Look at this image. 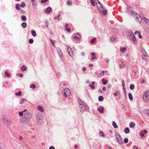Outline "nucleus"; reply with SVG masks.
I'll return each instance as SVG.
<instances>
[{
    "mask_svg": "<svg viewBox=\"0 0 149 149\" xmlns=\"http://www.w3.org/2000/svg\"><path fill=\"white\" fill-rule=\"evenodd\" d=\"M103 97L102 96H100L98 97L99 100L100 101H102L103 100Z\"/></svg>",
    "mask_w": 149,
    "mask_h": 149,
    "instance_id": "nucleus-29",
    "label": "nucleus"
},
{
    "mask_svg": "<svg viewBox=\"0 0 149 149\" xmlns=\"http://www.w3.org/2000/svg\"><path fill=\"white\" fill-rule=\"evenodd\" d=\"M126 50V47H121L120 49V51L121 52H125Z\"/></svg>",
    "mask_w": 149,
    "mask_h": 149,
    "instance_id": "nucleus-18",
    "label": "nucleus"
},
{
    "mask_svg": "<svg viewBox=\"0 0 149 149\" xmlns=\"http://www.w3.org/2000/svg\"><path fill=\"white\" fill-rule=\"evenodd\" d=\"M91 3L92 5V6H94L95 5L94 2V0H91Z\"/></svg>",
    "mask_w": 149,
    "mask_h": 149,
    "instance_id": "nucleus-31",
    "label": "nucleus"
},
{
    "mask_svg": "<svg viewBox=\"0 0 149 149\" xmlns=\"http://www.w3.org/2000/svg\"><path fill=\"white\" fill-rule=\"evenodd\" d=\"M130 132L129 129L128 127L126 128L124 130V132L125 133L128 134Z\"/></svg>",
    "mask_w": 149,
    "mask_h": 149,
    "instance_id": "nucleus-16",
    "label": "nucleus"
},
{
    "mask_svg": "<svg viewBox=\"0 0 149 149\" xmlns=\"http://www.w3.org/2000/svg\"><path fill=\"white\" fill-rule=\"evenodd\" d=\"M21 69L22 71H24L26 70V67L24 65L21 68Z\"/></svg>",
    "mask_w": 149,
    "mask_h": 149,
    "instance_id": "nucleus-23",
    "label": "nucleus"
},
{
    "mask_svg": "<svg viewBox=\"0 0 149 149\" xmlns=\"http://www.w3.org/2000/svg\"><path fill=\"white\" fill-rule=\"evenodd\" d=\"M29 42L30 43H32L33 42V40L32 39H30L29 40Z\"/></svg>",
    "mask_w": 149,
    "mask_h": 149,
    "instance_id": "nucleus-39",
    "label": "nucleus"
},
{
    "mask_svg": "<svg viewBox=\"0 0 149 149\" xmlns=\"http://www.w3.org/2000/svg\"><path fill=\"white\" fill-rule=\"evenodd\" d=\"M104 108L103 107H102L100 108H98V111L101 113H102L104 112Z\"/></svg>",
    "mask_w": 149,
    "mask_h": 149,
    "instance_id": "nucleus-21",
    "label": "nucleus"
},
{
    "mask_svg": "<svg viewBox=\"0 0 149 149\" xmlns=\"http://www.w3.org/2000/svg\"><path fill=\"white\" fill-rule=\"evenodd\" d=\"M65 30L66 31H68V32H70V31L71 29L70 28H68L67 29H65Z\"/></svg>",
    "mask_w": 149,
    "mask_h": 149,
    "instance_id": "nucleus-52",
    "label": "nucleus"
},
{
    "mask_svg": "<svg viewBox=\"0 0 149 149\" xmlns=\"http://www.w3.org/2000/svg\"><path fill=\"white\" fill-rule=\"evenodd\" d=\"M131 13L132 15L133 16H134L135 17L137 18L139 21H140L141 20L140 16L136 13L134 12H132Z\"/></svg>",
    "mask_w": 149,
    "mask_h": 149,
    "instance_id": "nucleus-6",
    "label": "nucleus"
},
{
    "mask_svg": "<svg viewBox=\"0 0 149 149\" xmlns=\"http://www.w3.org/2000/svg\"><path fill=\"white\" fill-rule=\"evenodd\" d=\"M38 108V110H39L41 112H42L44 111V110L43 109V108L42 107H40V106H39Z\"/></svg>",
    "mask_w": 149,
    "mask_h": 149,
    "instance_id": "nucleus-30",
    "label": "nucleus"
},
{
    "mask_svg": "<svg viewBox=\"0 0 149 149\" xmlns=\"http://www.w3.org/2000/svg\"><path fill=\"white\" fill-rule=\"evenodd\" d=\"M138 147L136 146H134L133 147L134 149H138Z\"/></svg>",
    "mask_w": 149,
    "mask_h": 149,
    "instance_id": "nucleus-58",
    "label": "nucleus"
},
{
    "mask_svg": "<svg viewBox=\"0 0 149 149\" xmlns=\"http://www.w3.org/2000/svg\"><path fill=\"white\" fill-rule=\"evenodd\" d=\"M134 88V86L133 84H131L130 86V88L132 90H133Z\"/></svg>",
    "mask_w": 149,
    "mask_h": 149,
    "instance_id": "nucleus-33",
    "label": "nucleus"
},
{
    "mask_svg": "<svg viewBox=\"0 0 149 149\" xmlns=\"http://www.w3.org/2000/svg\"><path fill=\"white\" fill-rule=\"evenodd\" d=\"M20 6V5L19 4V3L17 4L16 5L15 8H16V10H19L20 9V8L18 7L19 6Z\"/></svg>",
    "mask_w": 149,
    "mask_h": 149,
    "instance_id": "nucleus-19",
    "label": "nucleus"
},
{
    "mask_svg": "<svg viewBox=\"0 0 149 149\" xmlns=\"http://www.w3.org/2000/svg\"><path fill=\"white\" fill-rule=\"evenodd\" d=\"M5 74L8 77H9L10 76V74L9 73H8V72L7 70L5 71Z\"/></svg>",
    "mask_w": 149,
    "mask_h": 149,
    "instance_id": "nucleus-24",
    "label": "nucleus"
},
{
    "mask_svg": "<svg viewBox=\"0 0 149 149\" xmlns=\"http://www.w3.org/2000/svg\"><path fill=\"white\" fill-rule=\"evenodd\" d=\"M26 22H23L21 24V26L24 28H25L26 26Z\"/></svg>",
    "mask_w": 149,
    "mask_h": 149,
    "instance_id": "nucleus-25",
    "label": "nucleus"
},
{
    "mask_svg": "<svg viewBox=\"0 0 149 149\" xmlns=\"http://www.w3.org/2000/svg\"><path fill=\"white\" fill-rule=\"evenodd\" d=\"M32 34V36L34 37H36L37 36V34L36 32L34 30L32 31H31Z\"/></svg>",
    "mask_w": 149,
    "mask_h": 149,
    "instance_id": "nucleus-17",
    "label": "nucleus"
},
{
    "mask_svg": "<svg viewBox=\"0 0 149 149\" xmlns=\"http://www.w3.org/2000/svg\"><path fill=\"white\" fill-rule=\"evenodd\" d=\"M1 118L3 120V122H4L6 119V116L4 114L2 115H1Z\"/></svg>",
    "mask_w": 149,
    "mask_h": 149,
    "instance_id": "nucleus-26",
    "label": "nucleus"
},
{
    "mask_svg": "<svg viewBox=\"0 0 149 149\" xmlns=\"http://www.w3.org/2000/svg\"><path fill=\"white\" fill-rule=\"evenodd\" d=\"M147 131L146 130H143V133H144L146 134V133H147Z\"/></svg>",
    "mask_w": 149,
    "mask_h": 149,
    "instance_id": "nucleus-57",
    "label": "nucleus"
},
{
    "mask_svg": "<svg viewBox=\"0 0 149 149\" xmlns=\"http://www.w3.org/2000/svg\"><path fill=\"white\" fill-rule=\"evenodd\" d=\"M23 76V74H20L19 75L20 77H22Z\"/></svg>",
    "mask_w": 149,
    "mask_h": 149,
    "instance_id": "nucleus-64",
    "label": "nucleus"
},
{
    "mask_svg": "<svg viewBox=\"0 0 149 149\" xmlns=\"http://www.w3.org/2000/svg\"><path fill=\"white\" fill-rule=\"evenodd\" d=\"M49 0H42L41 1V2L42 3H46V2L48 1Z\"/></svg>",
    "mask_w": 149,
    "mask_h": 149,
    "instance_id": "nucleus-38",
    "label": "nucleus"
},
{
    "mask_svg": "<svg viewBox=\"0 0 149 149\" xmlns=\"http://www.w3.org/2000/svg\"><path fill=\"white\" fill-rule=\"evenodd\" d=\"M130 35L132 38L133 43L135 44L136 42V39L133 33H130Z\"/></svg>",
    "mask_w": 149,
    "mask_h": 149,
    "instance_id": "nucleus-9",
    "label": "nucleus"
},
{
    "mask_svg": "<svg viewBox=\"0 0 149 149\" xmlns=\"http://www.w3.org/2000/svg\"><path fill=\"white\" fill-rule=\"evenodd\" d=\"M46 26L47 27H48V22L47 21H46L45 22Z\"/></svg>",
    "mask_w": 149,
    "mask_h": 149,
    "instance_id": "nucleus-48",
    "label": "nucleus"
},
{
    "mask_svg": "<svg viewBox=\"0 0 149 149\" xmlns=\"http://www.w3.org/2000/svg\"><path fill=\"white\" fill-rule=\"evenodd\" d=\"M128 140L127 138L125 139H124V142L125 143H127L128 142Z\"/></svg>",
    "mask_w": 149,
    "mask_h": 149,
    "instance_id": "nucleus-40",
    "label": "nucleus"
},
{
    "mask_svg": "<svg viewBox=\"0 0 149 149\" xmlns=\"http://www.w3.org/2000/svg\"><path fill=\"white\" fill-rule=\"evenodd\" d=\"M26 6V4L25 3L22 2L21 3V6L22 7H24Z\"/></svg>",
    "mask_w": 149,
    "mask_h": 149,
    "instance_id": "nucleus-32",
    "label": "nucleus"
},
{
    "mask_svg": "<svg viewBox=\"0 0 149 149\" xmlns=\"http://www.w3.org/2000/svg\"><path fill=\"white\" fill-rule=\"evenodd\" d=\"M140 135L141 136H144V133H143L141 131L140 133Z\"/></svg>",
    "mask_w": 149,
    "mask_h": 149,
    "instance_id": "nucleus-46",
    "label": "nucleus"
},
{
    "mask_svg": "<svg viewBox=\"0 0 149 149\" xmlns=\"http://www.w3.org/2000/svg\"><path fill=\"white\" fill-rule=\"evenodd\" d=\"M32 118L31 113L27 112L24 113L23 117L21 119V122L23 124H26L30 122Z\"/></svg>",
    "mask_w": 149,
    "mask_h": 149,
    "instance_id": "nucleus-1",
    "label": "nucleus"
},
{
    "mask_svg": "<svg viewBox=\"0 0 149 149\" xmlns=\"http://www.w3.org/2000/svg\"><path fill=\"white\" fill-rule=\"evenodd\" d=\"M52 10V9L51 7H48L46 9L45 11L47 13H49Z\"/></svg>",
    "mask_w": 149,
    "mask_h": 149,
    "instance_id": "nucleus-14",
    "label": "nucleus"
},
{
    "mask_svg": "<svg viewBox=\"0 0 149 149\" xmlns=\"http://www.w3.org/2000/svg\"><path fill=\"white\" fill-rule=\"evenodd\" d=\"M110 39L111 41H114L115 40V38L114 37H111L110 38Z\"/></svg>",
    "mask_w": 149,
    "mask_h": 149,
    "instance_id": "nucleus-44",
    "label": "nucleus"
},
{
    "mask_svg": "<svg viewBox=\"0 0 149 149\" xmlns=\"http://www.w3.org/2000/svg\"><path fill=\"white\" fill-rule=\"evenodd\" d=\"M142 57L143 60H146V56L145 55H143L142 56Z\"/></svg>",
    "mask_w": 149,
    "mask_h": 149,
    "instance_id": "nucleus-36",
    "label": "nucleus"
},
{
    "mask_svg": "<svg viewBox=\"0 0 149 149\" xmlns=\"http://www.w3.org/2000/svg\"><path fill=\"white\" fill-rule=\"evenodd\" d=\"M3 123L7 126H9L11 124V120L10 119L7 118L4 122Z\"/></svg>",
    "mask_w": 149,
    "mask_h": 149,
    "instance_id": "nucleus-7",
    "label": "nucleus"
},
{
    "mask_svg": "<svg viewBox=\"0 0 149 149\" xmlns=\"http://www.w3.org/2000/svg\"><path fill=\"white\" fill-rule=\"evenodd\" d=\"M22 94V93L21 91H19L18 93H16L15 94V95H16L18 96H20V95H21Z\"/></svg>",
    "mask_w": 149,
    "mask_h": 149,
    "instance_id": "nucleus-28",
    "label": "nucleus"
},
{
    "mask_svg": "<svg viewBox=\"0 0 149 149\" xmlns=\"http://www.w3.org/2000/svg\"><path fill=\"white\" fill-rule=\"evenodd\" d=\"M91 55L92 56L91 57V59L92 60H93L94 59H96V57H95V54L94 53L92 52L91 54Z\"/></svg>",
    "mask_w": 149,
    "mask_h": 149,
    "instance_id": "nucleus-12",
    "label": "nucleus"
},
{
    "mask_svg": "<svg viewBox=\"0 0 149 149\" xmlns=\"http://www.w3.org/2000/svg\"><path fill=\"white\" fill-rule=\"evenodd\" d=\"M49 149H55V148L52 146H51L49 147Z\"/></svg>",
    "mask_w": 149,
    "mask_h": 149,
    "instance_id": "nucleus-59",
    "label": "nucleus"
},
{
    "mask_svg": "<svg viewBox=\"0 0 149 149\" xmlns=\"http://www.w3.org/2000/svg\"><path fill=\"white\" fill-rule=\"evenodd\" d=\"M21 100L22 102H24L26 101V99H24L23 98H22L21 99Z\"/></svg>",
    "mask_w": 149,
    "mask_h": 149,
    "instance_id": "nucleus-62",
    "label": "nucleus"
},
{
    "mask_svg": "<svg viewBox=\"0 0 149 149\" xmlns=\"http://www.w3.org/2000/svg\"><path fill=\"white\" fill-rule=\"evenodd\" d=\"M43 120L42 115L40 113H38L36 117V122L38 125H40Z\"/></svg>",
    "mask_w": 149,
    "mask_h": 149,
    "instance_id": "nucleus-2",
    "label": "nucleus"
},
{
    "mask_svg": "<svg viewBox=\"0 0 149 149\" xmlns=\"http://www.w3.org/2000/svg\"><path fill=\"white\" fill-rule=\"evenodd\" d=\"M96 40V38H94L92 40H91V43H93Z\"/></svg>",
    "mask_w": 149,
    "mask_h": 149,
    "instance_id": "nucleus-42",
    "label": "nucleus"
},
{
    "mask_svg": "<svg viewBox=\"0 0 149 149\" xmlns=\"http://www.w3.org/2000/svg\"><path fill=\"white\" fill-rule=\"evenodd\" d=\"M78 101L80 105L84 104V103L81 100L80 98L78 99Z\"/></svg>",
    "mask_w": 149,
    "mask_h": 149,
    "instance_id": "nucleus-20",
    "label": "nucleus"
},
{
    "mask_svg": "<svg viewBox=\"0 0 149 149\" xmlns=\"http://www.w3.org/2000/svg\"><path fill=\"white\" fill-rule=\"evenodd\" d=\"M19 114L20 116H22L23 115V112H22V111L19 112Z\"/></svg>",
    "mask_w": 149,
    "mask_h": 149,
    "instance_id": "nucleus-41",
    "label": "nucleus"
},
{
    "mask_svg": "<svg viewBox=\"0 0 149 149\" xmlns=\"http://www.w3.org/2000/svg\"><path fill=\"white\" fill-rule=\"evenodd\" d=\"M73 37L75 39L79 40L80 38V36L79 34L76 33L73 35Z\"/></svg>",
    "mask_w": 149,
    "mask_h": 149,
    "instance_id": "nucleus-11",
    "label": "nucleus"
},
{
    "mask_svg": "<svg viewBox=\"0 0 149 149\" xmlns=\"http://www.w3.org/2000/svg\"><path fill=\"white\" fill-rule=\"evenodd\" d=\"M98 3L100 5V6H101V8H102L103 9H104V8H103V5H101V3H100V2L98 0Z\"/></svg>",
    "mask_w": 149,
    "mask_h": 149,
    "instance_id": "nucleus-53",
    "label": "nucleus"
},
{
    "mask_svg": "<svg viewBox=\"0 0 149 149\" xmlns=\"http://www.w3.org/2000/svg\"><path fill=\"white\" fill-rule=\"evenodd\" d=\"M116 139L117 142L120 144L122 143V139L118 133H116L115 134Z\"/></svg>",
    "mask_w": 149,
    "mask_h": 149,
    "instance_id": "nucleus-4",
    "label": "nucleus"
},
{
    "mask_svg": "<svg viewBox=\"0 0 149 149\" xmlns=\"http://www.w3.org/2000/svg\"><path fill=\"white\" fill-rule=\"evenodd\" d=\"M140 33L139 32V31H136L135 32L134 34H139Z\"/></svg>",
    "mask_w": 149,
    "mask_h": 149,
    "instance_id": "nucleus-56",
    "label": "nucleus"
},
{
    "mask_svg": "<svg viewBox=\"0 0 149 149\" xmlns=\"http://www.w3.org/2000/svg\"><path fill=\"white\" fill-rule=\"evenodd\" d=\"M128 96L129 99L131 100H132L133 99V98L132 96V95L130 93H129L128 94Z\"/></svg>",
    "mask_w": 149,
    "mask_h": 149,
    "instance_id": "nucleus-27",
    "label": "nucleus"
},
{
    "mask_svg": "<svg viewBox=\"0 0 149 149\" xmlns=\"http://www.w3.org/2000/svg\"><path fill=\"white\" fill-rule=\"evenodd\" d=\"M82 70L84 71H85L86 70V68L85 67H83L82 68Z\"/></svg>",
    "mask_w": 149,
    "mask_h": 149,
    "instance_id": "nucleus-60",
    "label": "nucleus"
},
{
    "mask_svg": "<svg viewBox=\"0 0 149 149\" xmlns=\"http://www.w3.org/2000/svg\"><path fill=\"white\" fill-rule=\"evenodd\" d=\"M35 87V86L34 84H32L30 86V88H34Z\"/></svg>",
    "mask_w": 149,
    "mask_h": 149,
    "instance_id": "nucleus-37",
    "label": "nucleus"
},
{
    "mask_svg": "<svg viewBox=\"0 0 149 149\" xmlns=\"http://www.w3.org/2000/svg\"><path fill=\"white\" fill-rule=\"evenodd\" d=\"M67 51L69 55L72 56L73 55V52L72 51V49L70 47H68L67 48Z\"/></svg>",
    "mask_w": 149,
    "mask_h": 149,
    "instance_id": "nucleus-10",
    "label": "nucleus"
},
{
    "mask_svg": "<svg viewBox=\"0 0 149 149\" xmlns=\"http://www.w3.org/2000/svg\"><path fill=\"white\" fill-rule=\"evenodd\" d=\"M135 123L133 122H132L130 123V127L131 128H133L135 126Z\"/></svg>",
    "mask_w": 149,
    "mask_h": 149,
    "instance_id": "nucleus-13",
    "label": "nucleus"
},
{
    "mask_svg": "<svg viewBox=\"0 0 149 149\" xmlns=\"http://www.w3.org/2000/svg\"><path fill=\"white\" fill-rule=\"evenodd\" d=\"M67 4L68 5H70L72 4V2L71 1H67Z\"/></svg>",
    "mask_w": 149,
    "mask_h": 149,
    "instance_id": "nucleus-35",
    "label": "nucleus"
},
{
    "mask_svg": "<svg viewBox=\"0 0 149 149\" xmlns=\"http://www.w3.org/2000/svg\"><path fill=\"white\" fill-rule=\"evenodd\" d=\"M146 20L145 21L146 22V23H147V24H149V20L147 19L146 18L145 19Z\"/></svg>",
    "mask_w": 149,
    "mask_h": 149,
    "instance_id": "nucleus-47",
    "label": "nucleus"
},
{
    "mask_svg": "<svg viewBox=\"0 0 149 149\" xmlns=\"http://www.w3.org/2000/svg\"><path fill=\"white\" fill-rule=\"evenodd\" d=\"M107 10H104V11L103 13V14L104 15H105L106 14H107Z\"/></svg>",
    "mask_w": 149,
    "mask_h": 149,
    "instance_id": "nucleus-45",
    "label": "nucleus"
},
{
    "mask_svg": "<svg viewBox=\"0 0 149 149\" xmlns=\"http://www.w3.org/2000/svg\"><path fill=\"white\" fill-rule=\"evenodd\" d=\"M89 86L92 89H94L95 88V86H93L91 84H90L89 85Z\"/></svg>",
    "mask_w": 149,
    "mask_h": 149,
    "instance_id": "nucleus-43",
    "label": "nucleus"
},
{
    "mask_svg": "<svg viewBox=\"0 0 149 149\" xmlns=\"http://www.w3.org/2000/svg\"><path fill=\"white\" fill-rule=\"evenodd\" d=\"M21 19H22V21H25L27 19L26 17L24 15H23L22 16Z\"/></svg>",
    "mask_w": 149,
    "mask_h": 149,
    "instance_id": "nucleus-15",
    "label": "nucleus"
},
{
    "mask_svg": "<svg viewBox=\"0 0 149 149\" xmlns=\"http://www.w3.org/2000/svg\"><path fill=\"white\" fill-rule=\"evenodd\" d=\"M107 82H108V81L107 80H106L105 81H104L103 82V84L104 85H106L107 84Z\"/></svg>",
    "mask_w": 149,
    "mask_h": 149,
    "instance_id": "nucleus-51",
    "label": "nucleus"
},
{
    "mask_svg": "<svg viewBox=\"0 0 149 149\" xmlns=\"http://www.w3.org/2000/svg\"><path fill=\"white\" fill-rule=\"evenodd\" d=\"M100 135L102 136H104V134L102 131H100Z\"/></svg>",
    "mask_w": 149,
    "mask_h": 149,
    "instance_id": "nucleus-34",
    "label": "nucleus"
},
{
    "mask_svg": "<svg viewBox=\"0 0 149 149\" xmlns=\"http://www.w3.org/2000/svg\"><path fill=\"white\" fill-rule=\"evenodd\" d=\"M104 74V71H102L100 74V75H102L103 76Z\"/></svg>",
    "mask_w": 149,
    "mask_h": 149,
    "instance_id": "nucleus-49",
    "label": "nucleus"
},
{
    "mask_svg": "<svg viewBox=\"0 0 149 149\" xmlns=\"http://www.w3.org/2000/svg\"><path fill=\"white\" fill-rule=\"evenodd\" d=\"M118 91H117V92L116 93H113V95L114 96H117L118 95Z\"/></svg>",
    "mask_w": 149,
    "mask_h": 149,
    "instance_id": "nucleus-54",
    "label": "nucleus"
},
{
    "mask_svg": "<svg viewBox=\"0 0 149 149\" xmlns=\"http://www.w3.org/2000/svg\"><path fill=\"white\" fill-rule=\"evenodd\" d=\"M79 107L81 112H83L86 109V106L85 104L80 105H79Z\"/></svg>",
    "mask_w": 149,
    "mask_h": 149,
    "instance_id": "nucleus-8",
    "label": "nucleus"
},
{
    "mask_svg": "<svg viewBox=\"0 0 149 149\" xmlns=\"http://www.w3.org/2000/svg\"><path fill=\"white\" fill-rule=\"evenodd\" d=\"M71 91L68 88H65L63 91L62 93L63 95L65 97H68L71 94Z\"/></svg>",
    "mask_w": 149,
    "mask_h": 149,
    "instance_id": "nucleus-3",
    "label": "nucleus"
},
{
    "mask_svg": "<svg viewBox=\"0 0 149 149\" xmlns=\"http://www.w3.org/2000/svg\"><path fill=\"white\" fill-rule=\"evenodd\" d=\"M112 125L115 128H117L118 127V126L116 125V123L114 122H113Z\"/></svg>",
    "mask_w": 149,
    "mask_h": 149,
    "instance_id": "nucleus-22",
    "label": "nucleus"
},
{
    "mask_svg": "<svg viewBox=\"0 0 149 149\" xmlns=\"http://www.w3.org/2000/svg\"><path fill=\"white\" fill-rule=\"evenodd\" d=\"M102 90L104 91H105L106 90V88L105 87H103Z\"/></svg>",
    "mask_w": 149,
    "mask_h": 149,
    "instance_id": "nucleus-61",
    "label": "nucleus"
},
{
    "mask_svg": "<svg viewBox=\"0 0 149 149\" xmlns=\"http://www.w3.org/2000/svg\"><path fill=\"white\" fill-rule=\"evenodd\" d=\"M143 98L146 102L149 99V91L146 92L144 93Z\"/></svg>",
    "mask_w": 149,
    "mask_h": 149,
    "instance_id": "nucleus-5",
    "label": "nucleus"
},
{
    "mask_svg": "<svg viewBox=\"0 0 149 149\" xmlns=\"http://www.w3.org/2000/svg\"><path fill=\"white\" fill-rule=\"evenodd\" d=\"M138 37L140 39H141L142 38V36H141V34H140V33L139 34V35L138 36Z\"/></svg>",
    "mask_w": 149,
    "mask_h": 149,
    "instance_id": "nucleus-55",
    "label": "nucleus"
},
{
    "mask_svg": "<svg viewBox=\"0 0 149 149\" xmlns=\"http://www.w3.org/2000/svg\"><path fill=\"white\" fill-rule=\"evenodd\" d=\"M98 9L100 11V12L101 13H103L104 11V10H103V9H102V10H101V9H100V8H98Z\"/></svg>",
    "mask_w": 149,
    "mask_h": 149,
    "instance_id": "nucleus-50",
    "label": "nucleus"
},
{
    "mask_svg": "<svg viewBox=\"0 0 149 149\" xmlns=\"http://www.w3.org/2000/svg\"><path fill=\"white\" fill-rule=\"evenodd\" d=\"M69 26V25L68 24H66L65 25V28H66L67 27H68Z\"/></svg>",
    "mask_w": 149,
    "mask_h": 149,
    "instance_id": "nucleus-63",
    "label": "nucleus"
}]
</instances>
